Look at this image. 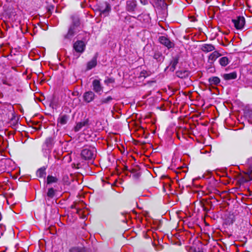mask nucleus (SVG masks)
<instances>
[{
    "mask_svg": "<svg viewBox=\"0 0 252 252\" xmlns=\"http://www.w3.org/2000/svg\"><path fill=\"white\" fill-rule=\"evenodd\" d=\"M180 56L179 55H176L173 56L172 58L170 63V70L172 71H174L176 67L177 64L179 63Z\"/></svg>",
    "mask_w": 252,
    "mask_h": 252,
    "instance_id": "obj_7",
    "label": "nucleus"
},
{
    "mask_svg": "<svg viewBox=\"0 0 252 252\" xmlns=\"http://www.w3.org/2000/svg\"><path fill=\"white\" fill-rule=\"evenodd\" d=\"M232 22L237 29L240 30L245 25V18L243 17H238L236 19H233Z\"/></svg>",
    "mask_w": 252,
    "mask_h": 252,
    "instance_id": "obj_4",
    "label": "nucleus"
},
{
    "mask_svg": "<svg viewBox=\"0 0 252 252\" xmlns=\"http://www.w3.org/2000/svg\"><path fill=\"white\" fill-rule=\"evenodd\" d=\"M114 82V79L113 78H108L104 80V83L106 85H109V84L113 83Z\"/></svg>",
    "mask_w": 252,
    "mask_h": 252,
    "instance_id": "obj_28",
    "label": "nucleus"
},
{
    "mask_svg": "<svg viewBox=\"0 0 252 252\" xmlns=\"http://www.w3.org/2000/svg\"><path fill=\"white\" fill-rule=\"evenodd\" d=\"M113 99L112 97L110 96H108L106 98H103L101 99V102L102 103H107Z\"/></svg>",
    "mask_w": 252,
    "mask_h": 252,
    "instance_id": "obj_27",
    "label": "nucleus"
},
{
    "mask_svg": "<svg viewBox=\"0 0 252 252\" xmlns=\"http://www.w3.org/2000/svg\"><path fill=\"white\" fill-rule=\"evenodd\" d=\"M110 10V6L109 5L107 4L106 5V7L105 10H103L102 11V13H104V12H105L106 11H109Z\"/></svg>",
    "mask_w": 252,
    "mask_h": 252,
    "instance_id": "obj_29",
    "label": "nucleus"
},
{
    "mask_svg": "<svg viewBox=\"0 0 252 252\" xmlns=\"http://www.w3.org/2000/svg\"><path fill=\"white\" fill-rule=\"evenodd\" d=\"M220 56L221 54L219 53L218 51H215L209 55L208 57V61L209 62L212 63Z\"/></svg>",
    "mask_w": 252,
    "mask_h": 252,
    "instance_id": "obj_11",
    "label": "nucleus"
},
{
    "mask_svg": "<svg viewBox=\"0 0 252 252\" xmlns=\"http://www.w3.org/2000/svg\"><path fill=\"white\" fill-rule=\"evenodd\" d=\"M140 3L143 5H146L148 3L147 0H139Z\"/></svg>",
    "mask_w": 252,
    "mask_h": 252,
    "instance_id": "obj_30",
    "label": "nucleus"
},
{
    "mask_svg": "<svg viewBox=\"0 0 252 252\" xmlns=\"http://www.w3.org/2000/svg\"><path fill=\"white\" fill-rule=\"evenodd\" d=\"M223 77L226 80L234 79L237 77V74L235 72H231L230 73H226L223 74Z\"/></svg>",
    "mask_w": 252,
    "mask_h": 252,
    "instance_id": "obj_17",
    "label": "nucleus"
},
{
    "mask_svg": "<svg viewBox=\"0 0 252 252\" xmlns=\"http://www.w3.org/2000/svg\"><path fill=\"white\" fill-rule=\"evenodd\" d=\"M68 118V116L66 115H62L58 118V122L61 125H64L67 123Z\"/></svg>",
    "mask_w": 252,
    "mask_h": 252,
    "instance_id": "obj_20",
    "label": "nucleus"
},
{
    "mask_svg": "<svg viewBox=\"0 0 252 252\" xmlns=\"http://www.w3.org/2000/svg\"><path fill=\"white\" fill-rule=\"evenodd\" d=\"M71 19L72 20V24L70 26L73 27L74 28L77 29V28L79 27L80 25V22L79 18L76 16H72Z\"/></svg>",
    "mask_w": 252,
    "mask_h": 252,
    "instance_id": "obj_19",
    "label": "nucleus"
},
{
    "mask_svg": "<svg viewBox=\"0 0 252 252\" xmlns=\"http://www.w3.org/2000/svg\"><path fill=\"white\" fill-rule=\"evenodd\" d=\"M159 41L161 44L164 45L168 49L173 48L174 46V44L171 42L168 38L164 36L159 37Z\"/></svg>",
    "mask_w": 252,
    "mask_h": 252,
    "instance_id": "obj_6",
    "label": "nucleus"
},
{
    "mask_svg": "<svg viewBox=\"0 0 252 252\" xmlns=\"http://www.w3.org/2000/svg\"><path fill=\"white\" fill-rule=\"evenodd\" d=\"M94 96L95 94L92 91L87 92L83 95L84 100L87 103H89L94 100Z\"/></svg>",
    "mask_w": 252,
    "mask_h": 252,
    "instance_id": "obj_9",
    "label": "nucleus"
},
{
    "mask_svg": "<svg viewBox=\"0 0 252 252\" xmlns=\"http://www.w3.org/2000/svg\"><path fill=\"white\" fill-rule=\"evenodd\" d=\"M209 81L211 85H217L220 82V79L218 77H213L209 79Z\"/></svg>",
    "mask_w": 252,
    "mask_h": 252,
    "instance_id": "obj_24",
    "label": "nucleus"
},
{
    "mask_svg": "<svg viewBox=\"0 0 252 252\" xmlns=\"http://www.w3.org/2000/svg\"><path fill=\"white\" fill-rule=\"evenodd\" d=\"M93 90L97 94H101L103 91V87L101 86L99 80L94 79L92 83Z\"/></svg>",
    "mask_w": 252,
    "mask_h": 252,
    "instance_id": "obj_5",
    "label": "nucleus"
},
{
    "mask_svg": "<svg viewBox=\"0 0 252 252\" xmlns=\"http://www.w3.org/2000/svg\"><path fill=\"white\" fill-rule=\"evenodd\" d=\"M70 252H83L84 251L83 249L79 248V247H73L71 248L69 250Z\"/></svg>",
    "mask_w": 252,
    "mask_h": 252,
    "instance_id": "obj_26",
    "label": "nucleus"
},
{
    "mask_svg": "<svg viewBox=\"0 0 252 252\" xmlns=\"http://www.w3.org/2000/svg\"><path fill=\"white\" fill-rule=\"evenodd\" d=\"M215 49V46L211 44H204L201 47L202 51L205 53L213 51Z\"/></svg>",
    "mask_w": 252,
    "mask_h": 252,
    "instance_id": "obj_10",
    "label": "nucleus"
},
{
    "mask_svg": "<svg viewBox=\"0 0 252 252\" xmlns=\"http://www.w3.org/2000/svg\"><path fill=\"white\" fill-rule=\"evenodd\" d=\"M176 76L179 78H183L187 77L189 75V71L188 70L181 69L176 72Z\"/></svg>",
    "mask_w": 252,
    "mask_h": 252,
    "instance_id": "obj_12",
    "label": "nucleus"
},
{
    "mask_svg": "<svg viewBox=\"0 0 252 252\" xmlns=\"http://www.w3.org/2000/svg\"><path fill=\"white\" fill-rule=\"evenodd\" d=\"M96 151L94 147L85 146L81 153V158L85 160H92L95 158Z\"/></svg>",
    "mask_w": 252,
    "mask_h": 252,
    "instance_id": "obj_1",
    "label": "nucleus"
},
{
    "mask_svg": "<svg viewBox=\"0 0 252 252\" xmlns=\"http://www.w3.org/2000/svg\"><path fill=\"white\" fill-rule=\"evenodd\" d=\"M73 48L76 53L80 55L85 51L86 44L85 42L82 40H77L73 44Z\"/></svg>",
    "mask_w": 252,
    "mask_h": 252,
    "instance_id": "obj_3",
    "label": "nucleus"
},
{
    "mask_svg": "<svg viewBox=\"0 0 252 252\" xmlns=\"http://www.w3.org/2000/svg\"><path fill=\"white\" fill-rule=\"evenodd\" d=\"M54 145V139L52 137H48L45 140L44 146L46 147V150H51Z\"/></svg>",
    "mask_w": 252,
    "mask_h": 252,
    "instance_id": "obj_13",
    "label": "nucleus"
},
{
    "mask_svg": "<svg viewBox=\"0 0 252 252\" xmlns=\"http://www.w3.org/2000/svg\"><path fill=\"white\" fill-rule=\"evenodd\" d=\"M77 32V29L70 26L67 33L64 35V38L66 39L71 40Z\"/></svg>",
    "mask_w": 252,
    "mask_h": 252,
    "instance_id": "obj_8",
    "label": "nucleus"
},
{
    "mask_svg": "<svg viewBox=\"0 0 252 252\" xmlns=\"http://www.w3.org/2000/svg\"><path fill=\"white\" fill-rule=\"evenodd\" d=\"M55 194V190L53 188H50L48 189V191L47 192V196L48 199L53 198Z\"/></svg>",
    "mask_w": 252,
    "mask_h": 252,
    "instance_id": "obj_25",
    "label": "nucleus"
},
{
    "mask_svg": "<svg viewBox=\"0 0 252 252\" xmlns=\"http://www.w3.org/2000/svg\"><path fill=\"white\" fill-rule=\"evenodd\" d=\"M89 120L87 119L83 122L78 123L74 127L75 131H79L83 126L88 125Z\"/></svg>",
    "mask_w": 252,
    "mask_h": 252,
    "instance_id": "obj_15",
    "label": "nucleus"
},
{
    "mask_svg": "<svg viewBox=\"0 0 252 252\" xmlns=\"http://www.w3.org/2000/svg\"><path fill=\"white\" fill-rule=\"evenodd\" d=\"M97 64V57L94 56L93 58L89 61L87 65V70H90L94 67Z\"/></svg>",
    "mask_w": 252,
    "mask_h": 252,
    "instance_id": "obj_14",
    "label": "nucleus"
},
{
    "mask_svg": "<svg viewBox=\"0 0 252 252\" xmlns=\"http://www.w3.org/2000/svg\"><path fill=\"white\" fill-rule=\"evenodd\" d=\"M58 179L57 177L51 175H49L47 178V184H51L53 183H57Z\"/></svg>",
    "mask_w": 252,
    "mask_h": 252,
    "instance_id": "obj_23",
    "label": "nucleus"
},
{
    "mask_svg": "<svg viewBox=\"0 0 252 252\" xmlns=\"http://www.w3.org/2000/svg\"><path fill=\"white\" fill-rule=\"evenodd\" d=\"M137 2L136 0H127L126 3V10L130 13H134L137 8Z\"/></svg>",
    "mask_w": 252,
    "mask_h": 252,
    "instance_id": "obj_2",
    "label": "nucleus"
},
{
    "mask_svg": "<svg viewBox=\"0 0 252 252\" xmlns=\"http://www.w3.org/2000/svg\"><path fill=\"white\" fill-rule=\"evenodd\" d=\"M153 58L158 62H162L164 60V56L162 53L159 51H156L153 56Z\"/></svg>",
    "mask_w": 252,
    "mask_h": 252,
    "instance_id": "obj_21",
    "label": "nucleus"
},
{
    "mask_svg": "<svg viewBox=\"0 0 252 252\" xmlns=\"http://www.w3.org/2000/svg\"><path fill=\"white\" fill-rule=\"evenodd\" d=\"M249 166L246 174L248 175V179L246 180V182L252 181V159L249 160Z\"/></svg>",
    "mask_w": 252,
    "mask_h": 252,
    "instance_id": "obj_16",
    "label": "nucleus"
},
{
    "mask_svg": "<svg viewBox=\"0 0 252 252\" xmlns=\"http://www.w3.org/2000/svg\"><path fill=\"white\" fill-rule=\"evenodd\" d=\"M46 168L45 167H41L39 168L36 172V175L38 177L40 178H45L46 175Z\"/></svg>",
    "mask_w": 252,
    "mask_h": 252,
    "instance_id": "obj_18",
    "label": "nucleus"
},
{
    "mask_svg": "<svg viewBox=\"0 0 252 252\" xmlns=\"http://www.w3.org/2000/svg\"><path fill=\"white\" fill-rule=\"evenodd\" d=\"M219 62L221 66H225L229 63L230 60L227 57H223L220 59Z\"/></svg>",
    "mask_w": 252,
    "mask_h": 252,
    "instance_id": "obj_22",
    "label": "nucleus"
}]
</instances>
